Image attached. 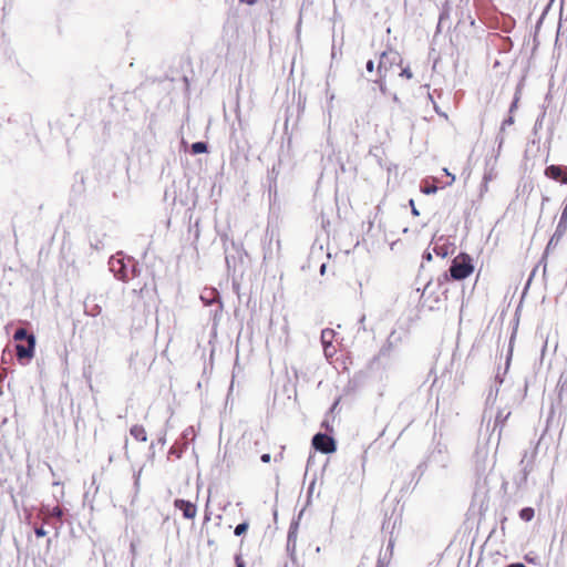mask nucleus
<instances>
[{"mask_svg": "<svg viewBox=\"0 0 567 567\" xmlns=\"http://www.w3.org/2000/svg\"><path fill=\"white\" fill-rule=\"evenodd\" d=\"M13 339L18 341L16 346V354L20 362L30 361L34 357L35 338L24 328H19L13 334Z\"/></svg>", "mask_w": 567, "mask_h": 567, "instance_id": "nucleus-1", "label": "nucleus"}, {"mask_svg": "<svg viewBox=\"0 0 567 567\" xmlns=\"http://www.w3.org/2000/svg\"><path fill=\"white\" fill-rule=\"evenodd\" d=\"M449 271L453 280L460 281L468 278L474 271L472 257L466 252H460L453 258Z\"/></svg>", "mask_w": 567, "mask_h": 567, "instance_id": "nucleus-2", "label": "nucleus"}, {"mask_svg": "<svg viewBox=\"0 0 567 567\" xmlns=\"http://www.w3.org/2000/svg\"><path fill=\"white\" fill-rule=\"evenodd\" d=\"M312 445L317 451H320L324 454H330L336 451V442L334 440L322 433H318L312 439Z\"/></svg>", "mask_w": 567, "mask_h": 567, "instance_id": "nucleus-3", "label": "nucleus"}, {"mask_svg": "<svg viewBox=\"0 0 567 567\" xmlns=\"http://www.w3.org/2000/svg\"><path fill=\"white\" fill-rule=\"evenodd\" d=\"M545 176L559 182L561 184H567V167L563 165H549L545 168Z\"/></svg>", "mask_w": 567, "mask_h": 567, "instance_id": "nucleus-4", "label": "nucleus"}, {"mask_svg": "<svg viewBox=\"0 0 567 567\" xmlns=\"http://www.w3.org/2000/svg\"><path fill=\"white\" fill-rule=\"evenodd\" d=\"M174 507L183 512V516L186 519H194L197 515V506L195 503L176 498L174 501Z\"/></svg>", "mask_w": 567, "mask_h": 567, "instance_id": "nucleus-5", "label": "nucleus"}, {"mask_svg": "<svg viewBox=\"0 0 567 567\" xmlns=\"http://www.w3.org/2000/svg\"><path fill=\"white\" fill-rule=\"evenodd\" d=\"M390 55L391 54L383 52L380 56V61H379V65H378L379 80L377 81V83L380 85V89L382 91H384V85H385V81H384L385 74L383 73V71H386V62L390 59Z\"/></svg>", "mask_w": 567, "mask_h": 567, "instance_id": "nucleus-6", "label": "nucleus"}, {"mask_svg": "<svg viewBox=\"0 0 567 567\" xmlns=\"http://www.w3.org/2000/svg\"><path fill=\"white\" fill-rule=\"evenodd\" d=\"M333 338H334V331L332 329H324L321 331V342L323 344V350H324L326 357H332V353L328 352V349L331 348Z\"/></svg>", "mask_w": 567, "mask_h": 567, "instance_id": "nucleus-7", "label": "nucleus"}, {"mask_svg": "<svg viewBox=\"0 0 567 567\" xmlns=\"http://www.w3.org/2000/svg\"><path fill=\"white\" fill-rule=\"evenodd\" d=\"M131 435L138 442H146L147 441V433L143 425L135 424L130 430Z\"/></svg>", "mask_w": 567, "mask_h": 567, "instance_id": "nucleus-8", "label": "nucleus"}, {"mask_svg": "<svg viewBox=\"0 0 567 567\" xmlns=\"http://www.w3.org/2000/svg\"><path fill=\"white\" fill-rule=\"evenodd\" d=\"M534 516H535V511L532 507H525V508L520 509V512H519V517L525 522L532 520L534 518Z\"/></svg>", "mask_w": 567, "mask_h": 567, "instance_id": "nucleus-9", "label": "nucleus"}, {"mask_svg": "<svg viewBox=\"0 0 567 567\" xmlns=\"http://www.w3.org/2000/svg\"><path fill=\"white\" fill-rule=\"evenodd\" d=\"M207 152V145L204 142H196L192 145L193 154H202Z\"/></svg>", "mask_w": 567, "mask_h": 567, "instance_id": "nucleus-10", "label": "nucleus"}, {"mask_svg": "<svg viewBox=\"0 0 567 567\" xmlns=\"http://www.w3.org/2000/svg\"><path fill=\"white\" fill-rule=\"evenodd\" d=\"M248 527H249L248 523H241L236 526L234 533L236 536H240L247 532Z\"/></svg>", "mask_w": 567, "mask_h": 567, "instance_id": "nucleus-11", "label": "nucleus"}, {"mask_svg": "<svg viewBox=\"0 0 567 567\" xmlns=\"http://www.w3.org/2000/svg\"><path fill=\"white\" fill-rule=\"evenodd\" d=\"M117 264L121 265V269L117 271V278L123 281L128 280V277H127L126 272L124 271V266H123L122 261L117 260Z\"/></svg>", "mask_w": 567, "mask_h": 567, "instance_id": "nucleus-12", "label": "nucleus"}, {"mask_svg": "<svg viewBox=\"0 0 567 567\" xmlns=\"http://www.w3.org/2000/svg\"><path fill=\"white\" fill-rule=\"evenodd\" d=\"M51 517H55L58 519H61L63 512L59 506H55L52 508V511L49 514Z\"/></svg>", "mask_w": 567, "mask_h": 567, "instance_id": "nucleus-13", "label": "nucleus"}, {"mask_svg": "<svg viewBox=\"0 0 567 567\" xmlns=\"http://www.w3.org/2000/svg\"><path fill=\"white\" fill-rule=\"evenodd\" d=\"M401 76L406 78L408 80L412 79L413 74L409 68H403L400 73Z\"/></svg>", "mask_w": 567, "mask_h": 567, "instance_id": "nucleus-14", "label": "nucleus"}, {"mask_svg": "<svg viewBox=\"0 0 567 567\" xmlns=\"http://www.w3.org/2000/svg\"><path fill=\"white\" fill-rule=\"evenodd\" d=\"M34 533L38 537H43L47 535V532L44 530L43 526L35 527Z\"/></svg>", "mask_w": 567, "mask_h": 567, "instance_id": "nucleus-15", "label": "nucleus"}, {"mask_svg": "<svg viewBox=\"0 0 567 567\" xmlns=\"http://www.w3.org/2000/svg\"><path fill=\"white\" fill-rule=\"evenodd\" d=\"M235 563H236V567H245V563L243 560L241 555L235 556Z\"/></svg>", "mask_w": 567, "mask_h": 567, "instance_id": "nucleus-16", "label": "nucleus"}, {"mask_svg": "<svg viewBox=\"0 0 567 567\" xmlns=\"http://www.w3.org/2000/svg\"><path fill=\"white\" fill-rule=\"evenodd\" d=\"M567 221V203H566V206L561 213V217H560V221H559V225H561L563 223H566Z\"/></svg>", "mask_w": 567, "mask_h": 567, "instance_id": "nucleus-17", "label": "nucleus"}, {"mask_svg": "<svg viewBox=\"0 0 567 567\" xmlns=\"http://www.w3.org/2000/svg\"><path fill=\"white\" fill-rule=\"evenodd\" d=\"M436 190H437V187H436V186H434V185H432V186L425 187V188L423 189V193H425V194H432V193H435Z\"/></svg>", "mask_w": 567, "mask_h": 567, "instance_id": "nucleus-18", "label": "nucleus"}, {"mask_svg": "<svg viewBox=\"0 0 567 567\" xmlns=\"http://www.w3.org/2000/svg\"><path fill=\"white\" fill-rule=\"evenodd\" d=\"M365 68H367V71H368V72H372V71L374 70V62H373L372 60H369V61L367 62Z\"/></svg>", "mask_w": 567, "mask_h": 567, "instance_id": "nucleus-19", "label": "nucleus"}, {"mask_svg": "<svg viewBox=\"0 0 567 567\" xmlns=\"http://www.w3.org/2000/svg\"><path fill=\"white\" fill-rule=\"evenodd\" d=\"M260 460L264 462V463H269L270 462V454H262Z\"/></svg>", "mask_w": 567, "mask_h": 567, "instance_id": "nucleus-20", "label": "nucleus"}, {"mask_svg": "<svg viewBox=\"0 0 567 567\" xmlns=\"http://www.w3.org/2000/svg\"><path fill=\"white\" fill-rule=\"evenodd\" d=\"M375 567H386L385 563L382 559H378Z\"/></svg>", "mask_w": 567, "mask_h": 567, "instance_id": "nucleus-21", "label": "nucleus"}, {"mask_svg": "<svg viewBox=\"0 0 567 567\" xmlns=\"http://www.w3.org/2000/svg\"><path fill=\"white\" fill-rule=\"evenodd\" d=\"M240 2L247 3V4H255L257 0H240Z\"/></svg>", "mask_w": 567, "mask_h": 567, "instance_id": "nucleus-22", "label": "nucleus"}, {"mask_svg": "<svg viewBox=\"0 0 567 567\" xmlns=\"http://www.w3.org/2000/svg\"><path fill=\"white\" fill-rule=\"evenodd\" d=\"M507 567H526V566L522 563H517V564H511Z\"/></svg>", "mask_w": 567, "mask_h": 567, "instance_id": "nucleus-23", "label": "nucleus"}, {"mask_svg": "<svg viewBox=\"0 0 567 567\" xmlns=\"http://www.w3.org/2000/svg\"><path fill=\"white\" fill-rule=\"evenodd\" d=\"M512 123H513V117H509L508 120H506V121L504 122V125H505V124H512Z\"/></svg>", "mask_w": 567, "mask_h": 567, "instance_id": "nucleus-24", "label": "nucleus"}, {"mask_svg": "<svg viewBox=\"0 0 567 567\" xmlns=\"http://www.w3.org/2000/svg\"><path fill=\"white\" fill-rule=\"evenodd\" d=\"M328 352L334 353V348L331 346V348L328 349Z\"/></svg>", "mask_w": 567, "mask_h": 567, "instance_id": "nucleus-25", "label": "nucleus"}, {"mask_svg": "<svg viewBox=\"0 0 567 567\" xmlns=\"http://www.w3.org/2000/svg\"><path fill=\"white\" fill-rule=\"evenodd\" d=\"M214 545V542L213 540H208V546H213Z\"/></svg>", "mask_w": 567, "mask_h": 567, "instance_id": "nucleus-26", "label": "nucleus"}, {"mask_svg": "<svg viewBox=\"0 0 567 567\" xmlns=\"http://www.w3.org/2000/svg\"><path fill=\"white\" fill-rule=\"evenodd\" d=\"M143 290H144V287H142V288L138 290V293H140V295H142Z\"/></svg>", "mask_w": 567, "mask_h": 567, "instance_id": "nucleus-27", "label": "nucleus"}, {"mask_svg": "<svg viewBox=\"0 0 567 567\" xmlns=\"http://www.w3.org/2000/svg\"><path fill=\"white\" fill-rule=\"evenodd\" d=\"M140 475H141V473H138V475H137V477H136V484H137V483H138V481H140Z\"/></svg>", "mask_w": 567, "mask_h": 567, "instance_id": "nucleus-28", "label": "nucleus"}, {"mask_svg": "<svg viewBox=\"0 0 567 567\" xmlns=\"http://www.w3.org/2000/svg\"><path fill=\"white\" fill-rule=\"evenodd\" d=\"M516 106V101L513 103L511 110H513Z\"/></svg>", "mask_w": 567, "mask_h": 567, "instance_id": "nucleus-29", "label": "nucleus"}, {"mask_svg": "<svg viewBox=\"0 0 567 567\" xmlns=\"http://www.w3.org/2000/svg\"><path fill=\"white\" fill-rule=\"evenodd\" d=\"M413 214L417 215V210L413 207Z\"/></svg>", "mask_w": 567, "mask_h": 567, "instance_id": "nucleus-30", "label": "nucleus"}, {"mask_svg": "<svg viewBox=\"0 0 567 567\" xmlns=\"http://www.w3.org/2000/svg\"><path fill=\"white\" fill-rule=\"evenodd\" d=\"M324 268H326V266H324V265H323V266H321V272H323V271H324Z\"/></svg>", "mask_w": 567, "mask_h": 567, "instance_id": "nucleus-31", "label": "nucleus"}]
</instances>
